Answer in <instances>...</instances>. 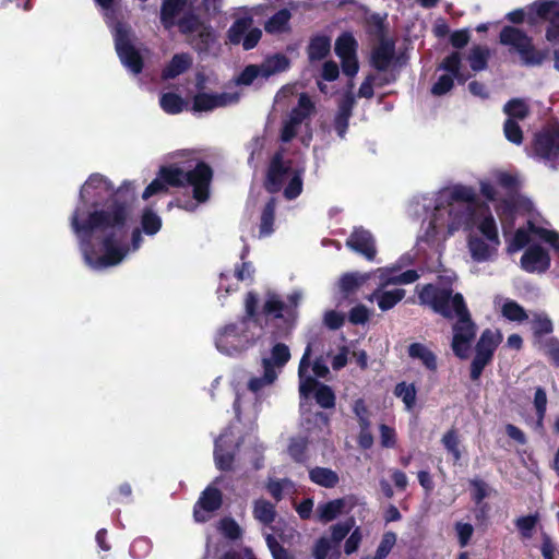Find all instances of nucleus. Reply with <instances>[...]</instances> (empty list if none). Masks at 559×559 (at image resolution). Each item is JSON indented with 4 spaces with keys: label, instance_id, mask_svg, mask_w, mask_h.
Listing matches in <instances>:
<instances>
[{
    "label": "nucleus",
    "instance_id": "nucleus-1",
    "mask_svg": "<svg viewBox=\"0 0 559 559\" xmlns=\"http://www.w3.org/2000/svg\"><path fill=\"white\" fill-rule=\"evenodd\" d=\"M122 189L115 190L102 175L88 177L80 190L71 227L80 240L84 260L94 270L119 264L130 249L122 243L130 216Z\"/></svg>",
    "mask_w": 559,
    "mask_h": 559
},
{
    "label": "nucleus",
    "instance_id": "nucleus-2",
    "mask_svg": "<svg viewBox=\"0 0 559 559\" xmlns=\"http://www.w3.org/2000/svg\"><path fill=\"white\" fill-rule=\"evenodd\" d=\"M475 200V190L462 185L447 187L430 195L417 198L414 202L416 206L421 205L425 211H431L419 241L438 248L448 237L471 226L475 227V231L471 234H477L491 241L493 239V242L500 240L495 217L488 211H478Z\"/></svg>",
    "mask_w": 559,
    "mask_h": 559
},
{
    "label": "nucleus",
    "instance_id": "nucleus-3",
    "mask_svg": "<svg viewBox=\"0 0 559 559\" xmlns=\"http://www.w3.org/2000/svg\"><path fill=\"white\" fill-rule=\"evenodd\" d=\"M420 304L430 306L445 318H456L453 326L452 349L460 358H466L476 326L471 319L464 298L461 294L452 295L447 288H438L431 284L424 286L418 294Z\"/></svg>",
    "mask_w": 559,
    "mask_h": 559
},
{
    "label": "nucleus",
    "instance_id": "nucleus-4",
    "mask_svg": "<svg viewBox=\"0 0 559 559\" xmlns=\"http://www.w3.org/2000/svg\"><path fill=\"white\" fill-rule=\"evenodd\" d=\"M212 179V169L204 163H199L193 170H183L176 166L163 167L158 177L144 190L142 198L147 200L154 194L167 191V186L180 187L190 185L193 187V197L199 202L209 198V186Z\"/></svg>",
    "mask_w": 559,
    "mask_h": 559
},
{
    "label": "nucleus",
    "instance_id": "nucleus-5",
    "mask_svg": "<svg viewBox=\"0 0 559 559\" xmlns=\"http://www.w3.org/2000/svg\"><path fill=\"white\" fill-rule=\"evenodd\" d=\"M160 20L166 28L178 25L187 35L190 44L198 50H204L214 40L212 31L193 15H186L183 0H166L163 3Z\"/></svg>",
    "mask_w": 559,
    "mask_h": 559
},
{
    "label": "nucleus",
    "instance_id": "nucleus-6",
    "mask_svg": "<svg viewBox=\"0 0 559 559\" xmlns=\"http://www.w3.org/2000/svg\"><path fill=\"white\" fill-rule=\"evenodd\" d=\"M401 265H393L389 267L378 269L376 275L379 278V285L374 292L368 296L369 301H377L382 311L393 308L405 296V290L401 288L385 289L391 284H411L419 278V275L414 270L400 272Z\"/></svg>",
    "mask_w": 559,
    "mask_h": 559
},
{
    "label": "nucleus",
    "instance_id": "nucleus-7",
    "mask_svg": "<svg viewBox=\"0 0 559 559\" xmlns=\"http://www.w3.org/2000/svg\"><path fill=\"white\" fill-rule=\"evenodd\" d=\"M302 169L294 167L290 160L277 154L271 162L265 188L272 193L283 190L284 197L293 200L302 191Z\"/></svg>",
    "mask_w": 559,
    "mask_h": 559
},
{
    "label": "nucleus",
    "instance_id": "nucleus-8",
    "mask_svg": "<svg viewBox=\"0 0 559 559\" xmlns=\"http://www.w3.org/2000/svg\"><path fill=\"white\" fill-rule=\"evenodd\" d=\"M252 328V322L248 320L224 326L216 337L217 349L229 356L245 352L259 338Z\"/></svg>",
    "mask_w": 559,
    "mask_h": 559
},
{
    "label": "nucleus",
    "instance_id": "nucleus-9",
    "mask_svg": "<svg viewBox=\"0 0 559 559\" xmlns=\"http://www.w3.org/2000/svg\"><path fill=\"white\" fill-rule=\"evenodd\" d=\"M312 344L309 343L300 359L298 368L299 392L301 397L307 399L311 392H314L317 403L323 408H332L335 405V395L332 389L325 384L318 383L312 377L307 374L310 366V356Z\"/></svg>",
    "mask_w": 559,
    "mask_h": 559
},
{
    "label": "nucleus",
    "instance_id": "nucleus-10",
    "mask_svg": "<svg viewBox=\"0 0 559 559\" xmlns=\"http://www.w3.org/2000/svg\"><path fill=\"white\" fill-rule=\"evenodd\" d=\"M500 43L516 51L524 64H540L545 53L534 48L532 38L523 31L514 26H506L500 33Z\"/></svg>",
    "mask_w": 559,
    "mask_h": 559
},
{
    "label": "nucleus",
    "instance_id": "nucleus-11",
    "mask_svg": "<svg viewBox=\"0 0 559 559\" xmlns=\"http://www.w3.org/2000/svg\"><path fill=\"white\" fill-rule=\"evenodd\" d=\"M527 15L547 21L546 39L559 43V0H536L527 5Z\"/></svg>",
    "mask_w": 559,
    "mask_h": 559
},
{
    "label": "nucleus",
    "instance_id": "nucleus-12",
    "mask_svg": "<svg viewBox=\"0 0 559 559\" xmlns=\"http://www.w3.org/2000/svg\"><path fill=\"white\" fill-rule=\"evenodd\" d=\"M115 44L117 53L124 67L135 74L140 73L142 70V60L132 45V34L128 26L122 24L116 26Z\"/></svg>",
    "mask_w": 559,
    "mask_h": 559
},
{
    "label": "nucleus",
    "instance_id": "nucleus-13",
    "mask_svg": "<svg viewBox=\"0 0 559 559\" xmlns=\"http://www.w3.org/2000/svg\"><path fill=\"white\" fill-rule=\"evenodd\" d=\"M440 69L448 73L440 75L432 85L431 93L436 96H441L450 92L454 85V79L461 82L467 79V76L461 72V56L459 52H452L440 64Z\"/></svg>",
    "mask_w": 559,
    "mask_h": 559
},
{
    "label": "nucleus",
    "instance_id": "nucleus-14",
    "mask_svg": "<svg viewBox=\"0 0 559 559\" xmlns=\"http://www.w3.org/2000/svg\"><path fill=\"white\" fill-rule=\"evenodd\" d=\"M262 32L252 26L250 15L238 16L228 29V39L231 44H241L243 49H252L260 40Z\"/></svg>",
    "mask_w": 559,
    "mask_h": 559
},
{
    "label": "nucleus",
    "instance_id": "nucleus-15",
    "mask_svg": "<svg viewBox=\"0 0 559 559\" xmlns=\"http://www.w3.org/2000/svg\"><path fill=\"white\" fill-rule=\"evenodd\" d=\"M302 298L300 292H294L288 296L289 306L285 305L277 295L267 293L263 304V313L275 319H284L289 323L295 319V312L292 308H296Z\"/></svg>",
    "mask_w": 559,
    "mask_h": 559
},
{
    "label": "nucleus",
    "instance_id": "nucleus-16",
    "mask_svg": "<svg viewBox=\"0 0 559 559\" xmlns=\"http://www.w3.org/2000/svg\"><path fill=\"white\" fill-rule=\"evenodd\" d=\"M314 111V105L311 99L306 95L299 96L298 106L295 107L289 114L288 118L284 120L281 139L284 142L290 141L296 134L302 123Z\"/></svg>",
    "mask_w": 559,
    "mask_h": 559
},
{
    "label": "nucleus",
    "instance_id": "nucleus-17",
    "mask_svg": "<svg viewBox=\"0 0 559 559\" xmlns=\"http://www.w3.org/2000/svg\"><path fill=\"white\" fill-rule=\"evenodd\" d=\"M356 49L357 41L350 34L345 33L336 39L335 52L342 61L343 72L348 76H354L359 69Z\"/></svg>",
    "mask_w": 559,
    "mask_h": 559
},
{
    "label": "nucleus",
    "instance_id": "nucleus-18",
    "mask_svg": "<svg viewBox=\"0 0 559 559\" xmlns=\"http://www.w3.org/2000/svg\"><path fill=\"white\" fill-rule=\"evenodd\" d=\"M356 506V498L352 495L321 502L317 506L314 516L317 521L329 523L344 513L350 512Z\"/></svg>",
    "mask_w": 559,
    "mask_h": 559
},
{
    "label": "nucleus",
    "instance_id": "nucleus-19",
    "mask_svg": "<svg viewBox=\"0 0 559 559\" xmlns=\"http://www.w3.org/2000/svg\"><path fill=\"white\" fill-rule=\"evenodd\" d=\"M240 95L237 92H224L218 94L200 93L193 98L192 109L194 111H211L216 108L226 107L238 103Z\"/></svg>",
    "mask_w": 559,
    "mask_h": 559
},
{
    "label": "nucleus",
    "instance_id": "nucleus-20",
    "mask_svg": "<svg viewBox=\"0 0 559 559\" xmlns=\"http://www.w3.org/2000/svg\"><path fill=\"white\" fill-rule=\"evenodd\" d=\"M533 239L521 257L520 265L528 273H544L550 266V257L548 252L539 245L532 243Z\"/></svg>",
    "mask_w": 559,
    "mask_h": 559
},
{
    "label": "nucleus",
    "instance_id": "nucleus-21",
    "mask_svg": "<svg viewBox=\"0 0 559 559\" xmlns=\"http://www.w3.org/2000/svg\"><path fill=\"white\" fill-rule=\"evenodd\" d=\"M222 504L221 491L212 486H209L199 498L194 507V519L197 522L207 521L212 513L219 509Z\"/></svg>",
    "mask_w": 559,
    "mask_h": 559
},
{
    "label": "nucleus",
    "instance_id": "nucleus-22",
    "mask_svg": "<svg viewBox=\"0 0 559 559\" xmlns=\"http://www.w3.org/2000/svg\"><path fill=\"white\" fill-rule=\"evenodd\" d=\"M487 239L480 237L477 234H469L467 239V246L473 260L477 262H485L491 260L498 252V248L501 245L500 240Z\"/></svg>",
    "mask_w": 559,
    "mask_h": 559
},
{
    "label": "nucleus",
    "instance_id": "nucleus-23",
    "mask_svg": "<svg viewBox=\"0 0 559 559\" xmlns=\"http://www.w3.org/2000/svg\"><path fill=\"white\" fill-rule=\"evenodd\" d=\"M347 247L362 254L368 260H373L377 253L374 239L370 231L359 227L355 228L346 241Z\"/></svg>",
    "mask_w": 559,
    "mask_h": 559
},
{
    "label": "nucleus",
    "instance_id": "nucleus-24",
    "mask_svg": "<svg viewBox=\"0 0 559 559\" xmlns=\"http://www.w3.org/2000/svg\"><path fill=\"white\" fill-rule=\"evenodd\" d=\"M534 150L537 155L546 158L559 154V129L539 133L535 139Z\"/></svg>",
    "mask_w": 559,
    "mask_h": 559
},
{
    "label": "nucleus",
    "instance_id": "nucleus-25",
    "mask_svg": "<svg viewBox=\"0 0 559 559\" xmlns=\"http://www.w3.org/2000/svg\"><path fill=\"white\" fill-rule=\"evenodd\" d=\"M253 273L252 266L249 263H243L240 269L231 272H223L221 274L218 294L224 289L226 294L238 289V282L251 278ZM222 295H219V298Z\"/></svg>",
    "mask_w": 559,
    "mask_h": 559
},
{
    "label": "nucleus",
    "instance_id": "nucleus-26",
    "mask_svg": "<svg viewBox=\"0 0 559 559\" xmlns=\"http://www.w3.org/2000/svg\"><path fill=\"white\" fill-rule=\"evenodd\" d=\"M493 306L495 309L509 321L523 322L527 319V313L524 308L512 299L496 296Z\"/></svg>",
    "mask_w": 559,
    "mask_h": 559
},
{
    "label": "nucleus",
    "instance_id": "nucleus-27",
    "mask_svg": "<svg viewBox=\"0 0 559 559\" xmlns=\"http://www.w3.org/2000/svg\"><path fill=\"white\" fill-rule=\"evenodd\" d=\"M408 356L412 359L419 360L430 371H436L438 360L436 354L429 346L423 343H413L408 346Z\"/></svg>",
    "mask_w": 559,
    "mask_h": 559
},
{
    "label": "nucleus",
    "instance_id": "nucleus-28",
    "mask_svg": "<svg viewBox=\"0 0 559 559\" xmlns=\"http://www.w3.org/2000/svg\"><path fill=\"white\" fill-rule=\"evenodd\" d=\"M354 104V96L346 94L338 106V111L334 119V128L340 138H344L346 133Z\"/></svg>",
    "mask_w": 559,
    "mask_h": 559
},
{
    "label": "nucleus",
    "instance_id": "nucleus-29",
    "mask_svg": "<svg viewBox=\"0 0 559 559\" xmlns=\"http://www.w3.org/2000/svg\"><path fill=\"white\" fill-rule=\"evenodd\" d=\"M290 61L289 59L281 53H275L264 59V61L260 64L262 79H269L272 75L280 74L289 69Z\"/></svg>",
    "mask_w": 559,
    "mask_h": 559
},
{
    "label": "nucleus",
    "instance_id": "nucleus-30",
    "mask_svg": "<svg viewBox=\"0 0 559 559\" xmlns=\"http://www.w3.org/2000/svg\"><path fill=\"white\" fill-rule=\"evenodd\" d=\"M502 341V333L499 330H485L476 345V353L492 358L495 349Z\"/></svg>",
    "mask_w": 559,
    "mask_h": 559
},
{
    "label": "nucleus",
    "instance_id": "nucleus-31",
    "mask_svg": "<svg viewBox=\"0 0 559 559\" xmlns=\"http://www.w3.org/2000/svg\"><path fill=\"white\" fill-rule=\"evenodd\" d=\"M289 359L290 350L288 346L277 343L272 347L270 357L262 359V367H265V362H269L267 366L274 368L278 373Z\"/></svg>",
    "mask_w": 559,
    "mask_h": 559
},
{
    "label": "nucleus",
    "instance_id": "nucleus-32",
    "mask_svg": "<svg viewBox=\"0 0 559 559\" xmlns=\"http://www.w3.org/2000/svg\"><path fill=\"white\" fill-rule=\"evenodd\" d=\"M265 362L263 367V374L261 377H252L248 382V389L255 395L262 393L265 389L271 386L277 379V371L267 366Z\"/></svg>",
    "mask_w": 559,
    "mask_h": 559
},
{
    "label": "nucleus",
    "instance_id": "nucleus-33",
    "mask_svg": "<svg viewBox=\"0 0 559 559\" xmlns=\"http://www.w3.org/2000/svg\"><path fill=\"white\" fill-rule=\"evenodd\" d=\"M309 478L312 483L324 488H334L338 481V474L331 468L313 467L309 471Z\"/></svg>",
    "mask_w": 559,
    "mask_h": 559
},
{
    "label": "nucleus",
    "instance_id": "nucleus-34",
    "mask_svg": "<svg viewBox=\"0 0 559 559\" xmlns=\"http://www.w3.org/2000/svg\"><path fill=\"white\" fill-rule=\"evenodd\" d=\"M394 44L383 40L372 53V63L378 70H385L394 57Z\"/></svg>",
    "mask_w": 559,
    "mask_h": 559
},
{
    "label": "nucleus",
    "instance_id": "nucleus-35",
    "mask_svg": "<svg viewBox=\"0 0 559 559\" xmlns=\"http://www.w3.org/2000/svg\"><path fill=\"white\" fill-rule=\"evenodd\" d=\"M191 63L192 59L188 53L175 55L164 69L163 76L165 79H174L188 70Z\"/></svg>",
    "mask_w": 559,
    "mask_h": 559
},
{
    "label": "nucleus",
    "instance_id": "nucleus-36",
    "mask_svg": "<svg viewBox=\"0 0 559 559\" xmlns=\"http://www.w3.org/2000/svg\"><path fill=\"white\" fill-rule=\"evenodd\" d=\"M227 438H228L227 433H223L215 441L214 456H215L216 466L219 469H229L231 467V463H233V455L223 449V445L225 443H227V441H228Z\"/></svg>",
    "mask_w": 559,
    "mask_h": 559
},
{
    "label": "nucleus",
    "instance_id": "nucleus-37",
    "mask_svg": "<svg viewBox=\"0 0 559 559\" xmlns=\"http://www.w3.org/2000/svg\"><path fill=\"white\" fill-rule=\"evenodd\" d=\"M159 105L165 112L177 115L186 108L187 103L175 93H165L160 96Z\"/></svg>",
    "mask_w": 559,
    "mask_h": 559
},
{
    "label": "nucleus",
    "instance_id": "nucleus-38",
    "mask_svg": "<svg viewBox=\"0 0 559 559\" xmlns=\"http://www.w3.org/2000/svg\"><path fill=\"white\" fill-rule=\"evenodd\" d=\"M490 51L484 46H474L468 55V62L474 71H481L486 69Z\"/></svg>",
    "mask_w": 559,
    "mask_h": 559
},
{
    "label": "nucleus",
    "instance_id": "nucleus-39",
    "mask_svg": "<svg viewBox=\"0 0 559 559\" xmlns=\"http://www.w3.org/2000/svg\"><path fill=\"white\" fill-rule=\"evenodd\" d=\"M331 41L330 38L325 36H317L314 37L308 49L309 58L311 60H321L323 59L330 51Z\"/></svg>",
    "mask_w": 559,
    "mask_h": 559
},
{
    "label": "nucleus",
    "instance_id": "nucleus-40",
    "mask_svg": "<svg viewBox=\"0 0 559 559\" xmlns=\"http://www.w3.org/2000/svg\"><path fill=\"white\" fill-rule=\"evenodd\" d=\"M416 393L417 391L413 383L401 382L394 389V394L403 401L407 411L415 406Z\"/></svg>",
    "mask_w": 559,
    "mask_h": 559
},
{
    "label": "nucleus",
    "instance_id": "nucleus-41",
    "mask_svg": "<svg viewBox=\"0 0 559 559\" xmlns=\"http://www.w3.org/2000/svg\"><path fill=\"white\" fill-rule=\"evenodd\" d=\"M503 111L508 119L523 120L528 115V106L523 99L514 98L504 105Z\"/></svg>",
    "mask_w": 559,
    "mask_h": 559
},
{
    "label": "nucleus",
    "instance_id": "nucleus-42",
    "mask_svg": "<svg viewBox=\"0 0 559 559\" xmlns=\"http://www.w3.org/2000/svg\"><path fill=\"white\" fill-rule=\"evenodd\" d=\"M253 514L258 521L270 524L275 519L274 506L264 499H259L254 502Z\"/></svg>",
    "mask_w": 559,
    "mask_h": 559
},
{
    "label": "nucleus",
    "instance_id": "nucleus-43",
    "mask_svg": "<svg viewBox=\"0 0 559 559\" xmlns=\"http://www.w3.org/2000/svg\"><path fill=\"white\" fill-rule=\"evenodd\" d=\"M538 522L539 515L536 513L516 519L515 526L519 530L522 538L530 539L533 537L534 530L536 528Z\"/></svg>",
    "mask_w": 559,
    "mask_h": 559
},
{
    "label": "nucleus",
    "instance_id": "nucleus-44",
    "mask_svg": "<svg viewBox=\"0 0 559 559\" xmlns=\"http://www.w3.org/2000/svg\"><path fill=\"white\" fill-rule=\"evenodd\" d=\"M290 13L288 10H281L273 15L265 24L267 33H281L287 29Z\"/></svg>",
    "mask_w": 559,
    "mask_h": 559
},
{
    "label": "nucleus",
    "instance_id": "nucleus-45",
    "mask_svg": "<svg viewBox=\"0 0 559 559\" xmlns=\"http://www.w3.org/2000/svg\"><path fill=\"white\" fill-rule=\"evenodd\" d=\"M275 203L271 200L264 207L261 215L260 236L265 237L272 234L274 224Z\"/></svg>",
    "mask_w": 559,
    "mask_h": 559
},
{
    "label": "nucleus",
    "instance_id": "nucleus-46",
    "mask_svg": "<svg viewBox=\"0 0 559 559\" xmlns=\"http://www.w3.org/2000/svg\"><path fill=\"white\" fill-rule=\"evenodd\" d=\"M141 225L145 234L155 235L162 227V219L152 210H145L142 215Z\"/></svg>",
    "mask_w": 559,
    "mask_h": 559
},
{
    "label": "nucleus",
    "instance_id": "nucleus-47",
    "mask_svg": "<svg viewBox=\"0 0 559 559\" xmlns=\"http://www.w3.org/2000/svg\"><path fill=\"white\" fill-rule=\"evenodd\" d=\"M355 521L353 519L336 523L330 527L331 537L329 538L335 546L338 545L352 531Z\"/></svg>",
    "mask_w": 559,
    "mask_h": 559
},
{
    "label": "nucleus",
    "instance_id": "nucleus-48",
    "mask_svg": "<svg viewBox=\"0 0 559 559\" xmlns=\"http://www.w3.org/2000/svg\"><path fill=\"white\" fill-rule=\"evenodd\" d=\"M269 492L276 499L281 500L284 493L293 491L294 485L289 479L273 480L271 479L266 486Z\"/></svg>",
    "mask_w": 559,
    "mask_h": 559
},
{
    "label": "nucleus",
    "instance_id": "nucleus-49",
    "mask_svg": "<svg viewBox=\"0 0 559 559\" xmlns=\"http://www.w3.org/2000/svg\"><path fill=\"white\" fill-rule=\"evenodd\" d=\"M307 439L305 437H296L290 439L288 445L289 455L298 462L306 459Z\"/></svg>",
    "mask_w": 559,
    "mask_h": 559
},
{
    "label": "nucleus",
    "instance_id": "nucleus-50",
    "mask_svg": "<svg viewBox=\"0 0 559 559\" xmlns=\"http://www.w3.org/2000/svg\"><path fill=\"white\" fill-rule=\"evenodd\" d=\"M442 443L447 451L452 454L454 461H459L461 459V452L459 449V437L455 430H449L442 437Z\"/></svg>",
    "mask_w": 559,
    "mask_h": 559
},
{
    "label": "nucleus",
    "instance_id": "nucleus-51",
    "mask_svg": "<svg viewBox=\"0 0 559 559\" xmlns=\"http://www.w3.org/2000/svg\"><path fill=\"white\" fill-rule=\"evenodd\" d=\"M396 543V535L388 532L382 536V539L377 548L373 559H385Z\"/></svg>",
    "mask_w": 559,
    "mask_h": 559
},
{
    "label": "nucleus",
    "instance_id": "nucleus-52",
    "mask_svg": "<svg viewBox=\"0 0 559 559\" xmlns=\"http://www.w3.org/2000/svg\"><path fill=\"white\" fill-rule=\"evenodd\" d=\"M369 278L368 274H346L340 281V286L343 292H352L360 286Z\"/></svg>",
    "mask_w": 559,
    "mask_h": 559
},
{
    "label": "nucleus",
    "instance_id": "nucleus-53",
    "mask_svg": "<svg viewBox=\"0 0 559 559\" xmlns=\"http://www.w3.org/2000/svg\"><path fill=\"white\" fill-rule=\"evenodd\" d=\"M262 79L260 64H250L236 79V83L240 85H250L255 79Z\"/></svg>",
    "mask_w": 559,
    "mask_h": 559
},
{
    "label": "nucleus",
    "instance_id": "nucleus-54",
    "mask_svg": "<svg viewBox=\"0 0 559 559\" xmlns=\"http://www.w3.org/2000/svg\"><path fill=\"white\" fill-rule=\"evenodd\" d=\"M353 412L357 417L359 427L364 429H370V414L362 400L355 401L353 405Z\"/></svg>",
    "mask_w": 559,
    "mask_h": 559
},
{
    "label": "nucleus",
    "instance_id": "nucleus-55",
    "mask_svg": "<svg viewBox=\"0 0 559 559\" xmlns=\"http://www.w3.org/2000/svg\"><path fill=\"white\" fill-rule=\"evenodd\" d=\"M532 329L535 334H549L552 331V322L546 314H535L532 320Z\"/></svg>",
    "mask_w": 559,
    "mask_h": 559
},
{
    "label": "nucleus",
    "instance_id": "nucleus-56",
    "mask_svg": "<svg viewBox=\"0 0 559 559\" xmlns=\"http://www.w3.org/2000/svg\"><path fill=\"white\" fill-rule=\"evenodd\" d=\"M506 138L514 143L521 144L523 140L521 128L518 122L513 119H507L503 127Z\"/></svg>",
    "mask_w": 559,
    "mask_h": 559
},
{
    "label": "nucleus",
    "instance_id": "nucleus-57",
    "mask_svg": "<svg viewBox=\"0 0 559 559\" xmlns=\"http://www.w3.org/2000/svg\"><path fill=\"white\" fill-rule=\"evenodd\" d=\"M333 543L328 537L319 538L312 550L314 559H326L328 555L333 548Z\"/></svg>",
    "mask_w": 559,
    "mask_h": 559
},
{
    "label": "nucleus",
    "instance_id": "nucleus-58",
    "mask_svg": "<svg viewBox=\"0 0 559 559\" xmlns=\"http://www.w3.org/2000/svg\"><path fill=\"white\" fill-rule=\"evenodd\" d=\"M362 533L359 527H356L345 540L344 551L346 555L356 552L361 544Z\"/></svg>",
    "mask_w": 559,
    "mask_h": 559
},
{
    "label": "nucleus",
    "instance_id": "nucleus-59",
    "mask_svg": "<svg viewBox=\"0 0 559 559\" xmlns=\"http://www.w3.org/2000/svg\"><path fill=\"white\" fill-rule=\"evenodd\" d=\"M455 533H456L460 546L465 547L468 544V542L474 533V527L469 523L457 522L455 524Z\"/></svg>",
    "mask_w": 559,
    "mask_h": 559
},
{
    "label": "nucleus",
    "instance_id": "nucleus-60",
    "mask_svg": "<svg viewBox=\"0 0 559 559\" xmlns=\"http://www.w3.org/2000/svg\"><path fill=\"white\" fill-rule=\"evenodd\" d=\"M534 405L537 411L538 416V425H542V421L544 419L545 413H546V406H547V395L544 389L538 388L535 392L534 396Z\"/></svg>",
    "mask_w": 559,
    "mask_h": 559
},
{
    "label": "nucleus",
    "instance_id": "nucleus-61",
    "mask_svg": "<svg viewBox=\"0 0 559 559\" xmlns=\"http://www.w3.org/2000/svg\"><path fill=\"white\" fill-rule=\"evenodd\" d=\"M258 306V297L253 293H248L245 299V310L247 317L243 320L252 322V326H255V311Z\"/></svg>",
    "mask_w": 559,
    "mask_h": 559
},
{
    "label": "nucleus",
    "instance_id": "nucleus-62",
    "mask_svg": "<svg viewBox=\"0 0 559 559\" xmlns=\"http://www.w3.org/2000/svg\"><path fill=\"white\" fill-rule=\"evenodd\" d=\"M219 531L228 538L235 539L240 535L238 524L231 519H224L219 522Z\"/></svg>",
    "mask_w": 559,
    "mask_h": 559
},
{
    "label": "nucleus",
    "instance_id": "nucleus-63",
    "mask_svg": "<svg viewBox=\"0 0 559 559\" xmlns=\"http://www.w3.org/2000/svg\"><path fill=\"white\" fill-rule=\"evenodd\" d=\"M490 360L491 358L476 353L471 366V378L477 380Z\"/></svg>",
    "mask_w": 559,
    "mask_h": 559
},
{
    "label": "nucleus",
    "instance_id": "nucleus-64",
    "mask_svg": "<svg viewBox=\"0 0 559 559\" xmlns=\"http://www.w3.org/2000/svg\"><path fill=\"white\" fill-rule=\"evenodd\" d=\"M265 539L274 559H290L287 551L277 543L275 537L267 535Z\"/></svg>",
    "mask_w": 559,
    "mask_h": 559
}]
</instances>
